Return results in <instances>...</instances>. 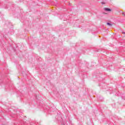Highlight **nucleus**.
I'll list each match as a JSON object with an SVG mask.
<instances>
[{"mask_svg": "<svg viewBox=\"0 0 125 125\" xmlns=\"http://www.w3.org/2000/svg\"><path fill=\"white\" fill-rule=\"evenodd\" d=\"M104 10H105V11H111L110 9H109L108 8H104Z\"/></svg>", "mask_w": 125, "mask_h": 125, "instance_id": "nucleus-1", "label": "nucleus"}, {"mask_svg": "<svg viewBox=\"0 0 125 125\" xmlns=\"http://www.w3.org/2000/svg\"><path fill=\"white\" fill-rule=\"evenodd\" d=\"M107 25H108V26H112V24L110 23L109 22H107Z\"/></svg>", "mask_w": 125, "mask_h": 125, "instance_id": "nucleus-2", "label": "nucleus"}, {"mask_svg": "<svg viewBox=\"0 0 125 125\" xmlns=\"http://www.w3.org/2000/svg\"><path fill=\"white\" fill-rule=\"evenodd\" d=\"M101 3H102V4H105V2H102Z\"/></svg>", "mask_w": 125, "mask_h": 125, "instance_id": "nucleus-3", "label": "nucleus"}, {"mask_svg": "<svg viewBox=\"0 0 125 125\" xmlns=\"http://www.w3.org/2000/svg\"><path fill=\"white\" fill-rule=\"evenodd\" d=\"M123 15L125 16V13H123Z\"/></svg>", "mask_w": 125, "mask_h": 125, "instance_id": "nucleus-4", "label": "nucleus"}, {"mask_svg": "<svg viewBox=\"0 0 125 125\" xmlns=\"http://www.w3.org/2000/svg\"><path fill=\"white\" fill-rule=\"evenodd\" d=\"M123 34H125V32H123Z\"/></svg>", "mask_w": 125, "mask_h": 125, "instance_id": "nucleus-5", "label": "nucleus"}]
</instances>
